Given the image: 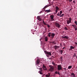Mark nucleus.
<instances>
[{
    "mask_svg": "<svg viewBox=\"0 0 77 77\" xmlns=\"http://www.w3.org/2000/svg\"><path fill=\"white\" fill-rule=\"evenodd\" d=\"M44 52L46 55V56L48 57H49V56H51V52H48V51H45Z\"/></svg>",
    "mask_w": 77,
    "mask_h": 77,
    "instance_id": "f257e3e1",
    "label": "nucleus"
},
{
    "mask_svg": "<svg viewBox=\"0 0 77 77\" xmlns=\"http://www.w3.org/2000/svg\"><path fill=\"white\" fill-rule=\"evenodd\" d=\"M48 37H50V36H51V38H53L54 37V36H55V34H54V33L49 32L48 33Z\"/></svg>",
    "mask_w": 77,
    "mask_h": 77,
    "instance_id": "f03ea898",
    "label": "nucleus"
},
{
    "mask_svg": "<svg viewBox=\"0 0 77 77\" xmlns=\"http://www.w3.org/2000/svg\"><path fill=\"white\" fill-rule=\"evenodd\" d=\"M50 68L49 69V71H51V72H53V71H54V67L53 66L51 65L50 66Z\"/></svg>",
    "mask_w": 77,
    "mask_h": 77,
    "instance_id": "7ed1b4c3",
    "label": "nucleus"
},
{
    "mask_svg": "<svg viewBox=\"0 0 77 77\" xmlns=\"http://www.w3.org/2000/svg\"><path fill=\"white\" fill-rule=\"evenodd\" d=\"M57 69L59 71L60 70H62V67L61 66V65H59L57 66Z\"/></svg>",
    "mask_w": 77,
    "mask_h": 77,
    "instance_id": "20e7f679",
    "label": "nucleus"
},
{
    "mask_svg": "<svg viewBox=\"0 0 77 77\" xmlns=\"http://www.w3.org/2000/svg\"><path fill=\"white\" fill-rule=\"evenodd\" d=\"M55 25L56 26V27H58V28H59L60 27V25L59 24V23L57 22L55 23Z\"/></svg>",
    "mask_w": 77,
    "mask_h": 77,
    "instance_id": "39448f33",
    "label": "nucleus"
},
{
    "mask_svg": "<svg viewBox=\"0 0 77 77\" xmlns=\"http://www.w3.org/2000/svg\"><path fill=\"white\" fill-rule=\"evenodd\" d=\"M67 24H69V23L71 22V18H69V20H67Z\"/></svg>",
    "mask_w": 77,
    "mask_h": 77,
    "instance_id": "423d86ee",
    "label": "nucleus"
},
{
    "mask_svg": "<svg viewBox=\"0 0 77 77\" xmlns=\"http://www.w3.org/2000/svg\"><path fill=\"white\" fill-rule=\"evenodd\" d=\"M50 17H51V21L54 20V16L51 15L50 16Z\"/></svg>",
    "mask_w": 77,
    "mask_h": 77,
    "instance_id": "0eeeda50",
    "label": "nucleus"
},
{
    "mask_svg": "<svg viewBox=\"0 0 77 77\" xmlns=\"http://www.w3.org/2000/svg\"><path fill=\"white\" fill-rule=\"evenodd\" d=\"M62 38L63 39H68L69 38V37L68 36H62Z\"/></svg>",
    "mask_w": 77,
    "mask_h": 77,
    "instance_id": "6e6552de",
    "label": "nucleus"
},
{
    "mask_svg": "<svg viewBox=\"0 0 77 77\" xmlns=\"http://www.w3.org/2000/svg\"><path fill=\"white\" fill-rule=\"evenodd\" d=\"M39 63H40V60H39V59H37V60H36L35 65H38Z\"/></svg>",
    "mask_w": 77,
    "mask_h": 77,
    "instance_id": "1a4fd4ad",
    "label": "nucleus"
},
{
    "mask_svg": "<svg viewBox=\"0 0 77 77\" xmlns=\"http://www.w3.org/2000/svg\"><path fill=\"white\" fill-rule=\"evenodd\" d=\"M44 39L45 41H46V42H47L48 40V37H45L44 38Z\"/></svg>",
    "mask_w": 77,
    "mask_h": 77,
    "instance_id": "9d476101",
    "label": "nucleus"
},
{
    "mask_svg": "<svg viewBox=\"0 0 77 77\" xmlns=\"http://www.w3.org/2000/svg\"><path fill=\"white\" fill-rule=\"evenodd\" d=\"M75 48V47H74L72 46H70L69 50H72V49H74Z\"/></svg>",
    "mask_w": 77,
    "mask_h": 77,
    "instance_id": "9b49d317",
    "label": "nucleus"
},
{
    "mask_svg": "<svg viewBox=\"0 0 77 77\" xmlns=\"http://www.w3.org/2000/svg\"><path fill=\"white\" fill-rule=\"evenodd\" d=\"M37 19L38 20H39V21H42V20H41V19L40 18V16H38L37 17Z\"/></svg>",
    "mask_w": 77,
    "mask_h": 77,
    "instance_id": "f8f14e48",
    "label": "nucleus"
},
{
    "mask_svg": "<svg viewBox=\"0 0 77 77\" xmlns=\"http://www.w3.org/2000/svg\"><path fill=\"white\" fill-rule=\"evenodd\" d=\"M54 48L55 50H57V48H59V46L55 45L54 46Z\"/></svg>",
    "mask_w": 77,
    "mask_h": 77,
    "instance_id": "ddd939ff",
    "label": "nucleus"
},
{
    "mask_svg": "<svg viewBox=\"0 0 77 77\" xmlns=\"http://www.w3.org/2000/svg\"><path fill=\"white\" fill-rule=\"evenodd\" d=\"M50 74L49 73H48V75H45L46 77H50Z\"/></svg>",
    "mask_w": 77,
    "mask_h": 77,
    "instance_id": "4468645a",
    "label": "nucleus"
},
{
    "mask_svg": "<svg viewBox=\"0 0 77 77\" xmlns=\"http://www.w3.org/2000/svg\"><path fill=\"white\" fill-rule=\"evenodd\" d=\"M71 77H75V74L74 73H72L71 74Z\"/></svg>",
    "mask_w": 77,
    "mask_h": 77,
    "instance_id": "2eb2a0df",
    "label": "nucleus"
},
{
    "mask_svg": "<svg viewBox=\"0 0 77 77\" xmlns=\"http://www.w3.org/2000/svg\"><path fill=\"white\" fill-rule=\"evenodd\" d=\"M45 12H47V13H48V12H51V10H46L45 11Z\"/></svg>",
    "mask_w": 77,
    "mask_h": 77,
    "instance_id": "dca6fc26",
    "label": "nucleus"
},
{
    "mask_svg": "<svg viewBox=\"0 0 77 77\" xmlns=\"http://www.w3.org/2000/svg\"><path fill=\"white\" fill-rule=\"evenodd\" d=\"M55 73L56 74H58L59 75H60V72H59L56 71Z\"/></svg>",
    "mask_w": 77,
    "mask_h": 77,
    "instance_id": "f3484780",
    "label": "nucleus"
},
{
    "mask_svg": "<svg viewBox=\"0 0 77 77\" xmlns=\"http://www.w3.org/2000/svg\"><path fill=\"white\" fill-rule=\"evenodd\" d=\"M56 8V11H57V10H59V7H58L56 6L55 7Z\"/></svg>",
    "mask_w": 77,
    "mask_h": 77,
    "instance_id": "a211bd4d",
    "label": "nucleus"
},
{
    "mask_svg": "<svg viewBox=\"0 0 77 77\" xmlns=\"http://www.w3.org/2000/svg\"><path fill=\"white\" fill-rule=\"evenodd\" d=\"M51 44H54V45L56 44V42H55L54 41L53 42H51Z\"/></svg>",
    "mask_w": 77,
    "mask_h": 77,
    "instance_id": "6ab92c4d",
    "label": "nucleus"
},
{
    "mask_svg": "<svg viewBox=\"0 0 77 77\" xmlns=\"http://www.w3.org/2000/svg\"><path fill=\"white\" fill-rule=\"evenodd\" d=\"M60 54H62V53H63V51L62 50H60Z\"/></svg>",
    "mask_w": 77,
    "mask_h": 77,
    "instance_id": "aec40b11",
    "label": "nucleus"
},
{
    "mask_svg": "<svg viewBox=\"0 0 77 77\" xmlns=\"http://www.w3.org/2000/svg\"><path fill=\"white\" fill-rule=\"evenodd\" d=\"M43 23L44 25H45V26H47V24L46 23H45V22H44V21H43Z\"/></svg>",
    "mask_w": 77,
    "mask_h": 77,
    "instance_id": "412c9836",
    "label": "nucleus"
},
{
    "mask_svg": "<svg viewBox=\"0 0 77 77\" xmlns=\"http://www.w3.org/2000/svg\"><path fill=\"white\" fill-rule=\"evenodd\" d=\"M52 65H54V66H56V64L54 63L53 62H52Z\"/></svg>",
    "mask_w": 77,
    "mask_h": 77,
    "instance_id": "4be33fe9",
    "label": "nucleus"
},
{
    "mask_svg": "<svg viewBox=\"0 0 77 77\" xmlns=\"http://www.w3.org/2000/svg\"><path fill=\"white\" fill-rule=\"evenodd\" d=\"M71 68H72V66H69L68 67V69H71Z\"/></svg>",
    "mask_w": 77,
    "mask_h": 77,
    "instance_id": "5701e85b",
    "label": "nucleus"
},
{
    "mask_svg": "<svg viewBox=\"0 0 77 77\" xmlns=\"http://www.w3.org/2000/svg\"><path fill=\"white\" fill-rule=\"evenodd\" d=\"M64 15V14H61L60 15V17H63V16Z\"/></svg>",
    "mask_w": 77,
    "mask_h": 77,
    "instance_id": "b1692460",
    "label": "nucleus"
},
{
    "mask_svg": "<svg viewBox=\"0 0 77 77\" xmlns=\"http://www.w3.org/2000/svg\"><path fill=\"white\" fill-rule=\"evenodd\" d=\"M51 6V5H48V6H46L44 8H45H45H47V7H48V6Z\"/></svg>",
    "mask_w": 77,
    "mask_h": 77,
    "instance_id": "393cba45",
    "label": "nucleus"
},
{
    "mask_svg": "<svg viewBox=\"0 0 77 77\" xmlns=\"http://www.w3.org/2000/svg\"><path fill=\"white\" fill-rule=\"evenodd\" d=\"M64 29H65L64 30H68V28L66 27H65Z\"/></svg>",
    "mask_w": 77,
    "mask_h": 77,
    "instance_id": "a878e982",
    "label": "nucleus"
},
{
    "mask_svg": "<svg viewBox=\"0 0 77 77\" xmlns=\"http://www.w3.org/2000/svg\"><path fill=\"white\" fill-rule=\"evenodd\" d=\"M73 56V57H76V56H77L76 54H74Z\"/></svg>",
    "mask_w": 77,
    "mask_h": 77,
    "instance_id": "bb28decb",
    "label": "nucleus"
},
{
    "mask_svg": "<svg viewBox=\"0 0 77 77\" xmlns=\"http://www.w3.org/2000/svg\"><path fill=\"white\" fill-rule=\"evenodd\" d=\"M43 69H44V68H46V67L45 66H44V65H43Z\"/></svg>",
    "mask_w": 77,
    "mask_h": 77,
    "instance_id": "cd10ccee",
    "label": "nucleus"
},
{
    "mask_svg": "<svg viewBox=\"0 0 77 77\" xmlns=\"http://www.w3.org/2000/svg\"><path fill=\"white\" fill-rule=\"evenodd\" d=\"M60 13L59 12H58V14H57V16H60Z\"/></svg>",
    "mask_w": 77,
    "mask_h": 77,
    "instance_id": "c85d7f7f",
    "label": "nucleus"
},
{
    "mask_svg": "<svg viewBox=\"0 0 77 77\" xmlns=\"http://www.w3.org/2000/svg\"><path fill=\"white\" fill-rule=\"evenodd\" d=\"M38 72H39V73L40 74H42V72H41V71H39Z\"/></svg>",
    "mask_w": 77,
    "mask_h": 77,
    "instance_id": "c756f323",
    "label": "nucleus"
},
{
    "mask_svg": "<svg viewBox=\"0 0 77 77\" xmlns=\"http://www.w3.org/2000/svg\"><path fill=\"white\" fill-rule=\"evenodd\" d=\"M60 14L61 15L62 14V11H60Z\"/></svg>",
    "mask_w": 77,
    "mask_h": 77,
    "instance_id": "7c9ffc66",
    "label": "nucleus"
},
{
    "mask_svg": "<svg viewBox=\"0 0 77 77\" xmlns=\"http://www.w3.org/2000/svg\"><path fill=\"white\" fill-rule=\"evenodd\" d=\"M57 10H55L56 13H54V14H56L57 13Z\"/></svg>",
    "mask_w": 77,
    "mask_h": 77,
    "instance_id": "2f4dec72",
    "label": "nucleus"
},
{
    "mask_svg": "<svg viewBox=\"0 0 77 77\" xmlns=\"http://www.w3.org/2000/svg\"><path fill=\"white\" fill-rule=\"evenodd\" d=\"M39 69L41 72H42V68H40Z\"/></svg>",
    "mask_w": 77,
    "mask_h": 77,
    "instance_id": "473e14b6",
    "label": "nucleus"
},
{
    "mask_svg": "<svg viewBox=\"0 0 77 77\" xmlns=\"http://www.w3.org/2000/svg\"><path fill=\"white\" fill-rule=\"evenodd\" d=\"M47 26L48 27V28H50V25H49V24H48L47 25Z\"/></svg>",
    "mask_w": 77,
    "mask_h": 77,
    "instance_id": "72a5a7b5",
    "label": "nucleus"
},
{
    "mask_svg": "<svg viewBox=\"0 0 77 77\" xmlns=\"http://www.w3.org/2000/svg\"><path fill=\"white\" fill-rule=\"evenodd\" d=\"M60 59L62 61V59H63V57H62V56L61 57Z\"/></svg>",
    "mask_w": 77,
    "mask_h": 77,
    "instance_id": "f704fd0d",
    "label": "nucleus"
},
{
    "mask_svg": "<svg viewBox=\"0 0 77 77\" xmlns=\"http://www.w3.org/2000/svg\"><path fill=\"white\" fill-rule=\"evenodd\" d=\"M67 1H68V0L69 1V2H72V0H67Z\"/></svg>",
    "mask_w": 77,
    "mask_h": 77,
    "instance_id": "c9c22d12",
    "label": "nucleus"
},
{
    "mask_svg": "<svg viewBox=\"0 0 77 77\" xmlns=\"http://www.w3.org/2000/svg\"><path fill=\"white\" fill-rule=\"evenodd\" d=\"M72 26L73 27V28H74V29H75V25H72Z\"/></svg>",
    "mask_w": 77,
    "mask_h": 77,
    "instance_id": "e433bc0d",
    "label": "nucleus"
},
{
    "mask_svg": "<svg viewBox=\"0 0 77 77\" xmlns=\"http://www.w3.org/2000/svg\"><path fill=\"white\" fill-rule=\"evenodd\" d=\"M75 24H77V21H75Z\"/></svg>",
    "mask_w": 77,
    "mask_h": 77,
    "instance_id": "4c0bfd02",
    "label": "nucleus"
},
{
    "mask_svg": "<svg viewBox=\"0 0 77 77\" xmlns=\"http://www.w3.org/2000/svg\"><path fill=\"white\" fill-rule=\"evenodd\" d=\"M75 31L77 30V28H75V29H74Z\"/></svg>",
    "mask_w": 77,
    "mask_h": 77,
    "instance_id": "58836bf2",
    "label": "nucleus"
},
{
    "mask_svg": "<svg viewBox=\"0 0 77 77\" xmlns=\"http://www.w3.org/2000/svg\"><path fill=\"white\" fill-rule=\"evenodd\" d=\"M73 3H75V1H73Z\"/></svg>",
    "mask_w": 77,
    "mask_h": 77,
    "instance_id": "ea45409f",
    "label": "nucleus"
},
{
    "mask_svg": "<svg viewBox=\"0 0 77 77\" xmlns=\"http://www.w3.org/2000/svg\"><path fill=\"white\" fill-rule=\"evenodd\" d=\"M75 28H77V26L76 25H75Z\"/></svg>",
    "mask_w": 77,
    "mask_h": 77,
    "instance_id": "a19ab883",
    "label": "nucleus"
},
{
    "mask_svg": "<svg viewBox=\"0 0 77 77\" xmlns=\"http://www.w3.org/2000/svg\"><path fill=\"white\" fill-rule=\"evenodd\" d=\"M60 45L61 47H62V43L60 44Z\"/></svg>",
    "mask_w": 77,
    "mask_h": 77,
    "instance_id": "79ce46f5",
    "label": "nucleus"
},
{
    "mask_svg": "<svg viewBox=\"0 0 77 77\" xmlns=\"http://www.w3.org/2000/svg\"><path fill=\"white\" fill-rule=\"evenodd\" d=\"M65 47H63V49H65Z\"/></svg>",
    "mask_w": 77,
    "mask_h": 77,
    "instance_id": "37998d69",
    "label": "nucleus"
},
{
    "mask_svg": "<svg viewBox=\"0 0 77 77\" xmlns=\"http://www.w3.org/2000/svg\"><path fill=\"white\" fill-rule=\"evenodd\" d=\"M64 69H65V70H66V68H64Z\"/></svg>",
    "mask_w": 77,
    "mask_h": 77,
    "instance_id": "c03bdc74",
    "label": "nucleus"
},
{
    "mask_svg": "<svg viewBox=\"0 0 77 77\" xmlns=\"http://www.w3.org/2000/svg\"><path fill=\"white\" fill-rule=\"evenodd\" d=\"M51 57H54V56H51Z\"/></svg>",
    "mask_w": 77,
    "mask_h": 77,
    "instance_id": "a18cd8bd",
    "label": "nucleus"
},
{
    "mask_svg": "<svg viewBox=\"0 0 77 77\" xmlns=\"http://www.w3.org/2000/svg\"><path fill=\"white\" fill-rule=\"evenodd\" d=\"M76 59H77V56H76Z\"/></svg>",
    "mask_w": 77,
    "mask_h": 77,
    "instance_id": "49530a36",
    "label": "nucleus"
},
{
    "mask_svg": "<svg viewBox=\"0 0 77 77\" xmlns=\"http://www.w3.org/2000/svg\"><path fill=\"white\" fill-rule=\"evenodd\" d=\"M76 25H77V23H76Z\"/></svg>",
    "mask_w": 77,
    "mask_h": 77,
    "instance_id": "de8ad7c7",
    "label": "nucleus"
},
{
    "mask_svg": "<svg viewBox=\"0 0 77 77\" xmlns=\"http://www.w3.org/2000/svg\"><path fill=\"white\" fill-rule=\"evenodd\" d=\"M44 69V70H45V69Z\"/></svg>",
    "mask_w": 77,
    "mask_h": 77,
    "instance_id": "09e8293b",
    "label": "nucleus"
}]
</instances>
